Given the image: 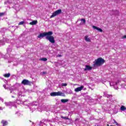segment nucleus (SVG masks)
<instances>
[{
    "mask_svg": "<svg viewBox=\"0 0 126 126\" xmlns=\"http://www.w3.org/2000/svg\"><path fill=\"white\" fill-rule=\"evenodd\" d=\"M93 28H94V29H95L96 30H97V31H99V32H103L102 29H101L95 26H93Z\"/></svg>",
    "mask_w": 126,
    "mask_h": 126,
    "instance_id": "nucleus-8",
    "label": "nucleus"
},
{
    "mask_svg": "<svg viewBox=\"0 0 126 126\" xmlns=\"http://www.w3.org/2000/svg\"><path fill=\"white\" fill-rule=\"evenodd\" d=\"M61 102L62 103H66V102H68V99H62Z\"/></svg>",
    "mask_w": 126,
    "mask_h": 126,
    "instance_id": "nucleus-15",
    "label": "nucleus"
},
{
    "mask_svg": "<svg viewBox=\"0 0 126 126\" xmlns=\"http://www.w3.org/2000/svg\"><path fill=\"white\" fill-rule=\"evenodd\" d=\"M93 63V66H101V65H103L105 63V60L102 58H99L95 60Z\"/></svg>",
    "mask_w": 126,
    "mask_h": 126,
    "instance_id": "nucleus-2",
    "label": "nucleus"
},
{
    "mask_svg": "<svg viewBox=\"0 0 126 126\" xmlns=\"http://www.w3.org/2000/svg\"><path fill=\"white\" fill-rule=\"evenodd\" d=\"M58 57H59V58H61V57H62V55H58Z\"/></svg>",
    "mask_w": 126,
    "mask_h": 126,
    "instance_id": "nucleus-25",
    "label": "nucleus"
},
{
    "mask_svg": "<svg viewBox=\"0 0 126 126\" xmlns=\"http://www.w3.org/2000/svg\"><path fill=\"white\" fill-rule=\"evenodd\" d=\"M85 40L86 41V42H91V39L90 38L88 37V35H86L85 36Z\"/></svg>",
    "mask_w": 126,
    "mask_h": 126,
    "instance_id": "nucleus-11",
    "label": "nucleus"
},
{
    "mask_svg": "<svg viewBox=\"0 0 126 126\" xmlns=\"http://www.w3.org/2000/svg\"><path fill=\"white\" fill-rule=\"evenodd\" d=\"M1 124H2L3 126H7V125H8V123L5 120H2L1 121Z\"/></svg>",
    "mask_w": 126,
    "mask_h": 126,
    "instance_id": "nucleus-9",
    "label": "nucleus"
},
{
    "mask_svg": "<svg viewBox=\"0 0 126 126\" xmlns=\"http://www.w3.org/2000/svg\"><path fill=\"white\" fill-rule=\"evenodd\" d=\"M4 14H5V13H0V17H1V16H3Z\"/></svg>",
    "mask_w": 126,
    "mask_h": 126,
    "instance_id": "nucleus-22",
    "label": "nucleus"
},
{
    "mask_svg": "<svg viewBox=\"0 0 126 126\" xmlns=\"http://www.w3.org/2000/svg\"><path fill=\"white\" fill-rule=\"evenodd\" d=\"M61 118L62 119H64V120H69V119L68 117L61 116Z\"/></svg>",
    "mask_w": 126,
    "mask_h": 126,
    "instance_id": "nucleus-20",
    "label": "nucleus"
},
{
    "mask_svg": "<svg viewBox=\"0 0 126 126\" xmlns=\"http://www.w3.org/2000/svg\"><path fill=\"white\" fill-rule=\"evenodd\" d=\"M56 96H63V97H64L65 96V94H64V93L59 91L58 92H56Z\"/></svg>",
    "mask_w": 126,
    "mask_h": 126,
    "instance_id": "nucleus-7",
    "label": "nucleus"
},
{
    "mask_svg": "<svg viewBox=\"0 0 126 126\" xmlns=\"http://www.w3.org/2000/svg\"><path fill=\"white\" fill-rule=\"evenodd\" d=\"M38 23V21L34 20L32 21V22L30 23V25H36Z\"/></svg>",
    "mask_w": 126,
    "mask_h": 126,
    "instance_id": "nucleus-10",
    "label": "nucleus"
},
{
    "mask_svg": "<svg viewBox=\"0 0 126 126\" xmlns=\"http://www.w3.org/2000/svg\"><path fill=\"white\" fill-rule=\"evenodd\" d=\"M51 96L54 97L55 96H57V92H52L50 94Z\"/></svg>",
    "mask_w": 126,
    "mask_h": 126,
    "instance_id": "nucleus-14",
    "label": "nucleus"
},
{
    "mask_svg": "<svg viewBox=\"0 0 126 126\" xmlns=\"http://www.w3.org/2000/svg\"><path fill=\"white\" fill-rule=\"evenodd\" d=\"M12 97L13 98H14V96H12Z\"/></svg>",
    "mask_w": 126,
    "mask_h": 126,
    "instance_id": "nucleus-27",
    "label": "nucleus"
},
{
    "mask_svg": "<svg viewBox=\"0 0 126 126\" xmlns=\"http://www.w3.org/2000/svg\"><path fill=\"white\" fill-rule=\"evenodd\" d=\"M122 39H126V35L123 36Z\"/></svg>",
    "mask_w": 126,
    "mask_h": 126,
    "instance_id": "nucleus-24",
    "label": "nucleus"
},
{
    "mask_svg": "<svg viewBox=\"0 0 126 126\" xmlns=\"http://www.w3.org/2000/svg\"><path fill=\"white\" fill-rule=\"evenodd\" d=\"M46 73H47V72H42V74H46Z\"/></svg>",
    "mask_w": 126,
    "mask_h": 126,
    "instance_id": "nucleus-26",
    "label": "nucleus"
},
{
    "mask_svg": "<svg viewBox=\"0 0 126 126\" xmlns=\"http://www.w3.org/2000/svg\"><path fill=\"white\" fill-rule=\"evenodd\" d=\"M84 88V86H81L80 87H78L75 89V92H79V91H81Z\"/></svg>",
    "mask_w": 126,
    "mask_h": 126,
    "instance_id": "nucleus-5",
    "label": "nucleus"
},
{
    "mask_svg": "<svg viewBox=\"0 0 126 126\" xmlns=\"http://www.w3.org/2000/svg\"><path fill=\"white\" fill-rule=\"evenodd\" d=\"M53 35V32H44L43 33H41L37 36V38L41 39V38H44V37H46V39L47 40H49L50 43L52 44H55V37L52 36Z\"/></svg>",
    "mask_w": 126,
    "mask_h": 126,
    "instance_id": "nucleus-1",
    "label": "nucleus"
},
{
    "mask_svg": "<svg viewBox=\"0 0 126 126\" xmlns=\"http://www.w3.org/2000/svg\"><path fill=\"white\" fill-rule=\"evenodd\" d=\"M92 70V67H91L89 65H86V67L84 69V71H86L87 70Z\"/></svg>",
    "mask_w": 126,
    "mask_h": 126,
    "instance_id": "nucleus-6",
    "label": "nucleus"
},
{
    "mask_svg": "<svg viewBox=\"0 0 126 126\" xmlns=\"http://www.w3.org/2000/svg\"><path fill=\"white\" fill-rule=\"evenodd\" d=\"M61 13H62V9L57 10L53 13L52 15L50 16V18H53V17H55V16H57V15H59V14Z\"/></svg>",
    "mask_w": 126,
    "mask_h": 126,
    "instance_id": "nucleus-3",
    "label": "nucleus"
},
{
    "mask_svg": "<svg viewBox=\"0 0 126 126\" xmlns=\"http://www.w3.org/2000/svg\"><path fill=\"white\" fill-rule=\"evenodd\" d=\"M81 21H83L84 24H85V23H86V20H85V19H81Z\"/></svg>",
    "mask_w": 126,
    "mask_h": 126,
    "instance_id": "nucleus-17",
    "label": "nucleus"
},
{
    "mask_svg": "<svg viewBox=\"0 0 126 126\" xmlns=\"http://www.w3.org/2000/svg\"><path fill=\"white\" fill-rule=\"evenodd\" d=\"M62 86H63V87L67 86V84H66V83H62Z\"/></svg>",
    "mask_w": 126,
    "mask_h": 126,
    "instance_id": "nucleus-21",
    "label": "nucleus"
},
{
    "mask_svg": "<svg viewBox=\"0 0 126 126\" xmlns=\"http://www.w3.org/2000/svg\"><path fill=\"white\" fill-rule=\"evenodd\" d=\"M40 61H43V62H47L48 61V59L46 58H43L40 59Z\"/></svg>",
    "mask_w": 126,
    "mask_h": 126,
    "instance_id": "nucleus-16",
    "label": "nucleus"
},
{
    "mask_svg": "<svg viewBox=\"0 0 126 126\" xmlns=\"http://www.w3.org/2000/svg\"><path fill=\"white\" fill-rule=\"evenodd\" d=\"M120 82H121V81L120 80H118L116 82V85H117L118 84H119V83H120Z\"/></svg>",
    "mask_w": 126,
    "mask_h": 126,
    "instance_id": "nucleus-23",
    "label": "nucleus"
},
{
    "mask_svg": "<svg viewBox=\"0 0 126 126\" xmlns=\"http://www.w3.org/2000/svg\"><path fill=\"white\" fill-rule=\"evenodd\" d=\"M25 23V22L24 21H21L18 24V25H23V24H24Z\"/></svg>",
    "mask_w": 126,
    "mask_h": 126,
    "instance_id": "nucleus-18",
    "label": "nucleus"
},
{
    "mask_svg": "<svg viewBox=\"0 0 126 126\" xmlns=\"http://www.w3.org/2000/svg\"><path fill=\"white\" fill-rule=\"evenodd\" d=\"M120 110H121V111H126V106H124V105H122L121 106V108H120Z\"/></svg>",
    "mask_w": 126,
    "mask_h": 126,
    "instance_id": "nucleus-13",
    "label": "nucleus"
},
{
    "mask_svg": "<svg viewBox=\"0 0 126 126\" xmlns=\"http://www.w3.org/2000/svg\"><path fill=\"white\" fill-rule=\"evenodd\" d=\"M32 83V82L26 79H24L21 82V84H23V85H31Z\"/></svg>",
    "mask_w": 126,
    "mask_h": 126,
    "instance_id": "nucleus-4",
    "label": "nucleus"
},
{
    "mask_svg": "<svg viewBox=\"0 0 126 126\" xmlns=\"http://www.w3.org/2000/svg\"><path fill=\"white\" fill-rule=\"evenodd\" d=\"M113 124H115L116 126H119V124L117 123V121L115 119H113Z\"/></svg>",
    "mask_w": 126,
    "mask_h": 126,
    "instance_id": "nucleus-19",
    "label": "nucleus"
},
{
    "mask_svg": "<svg viewBox=\"0 0 126 126\" xmlns=\"http://www.w3.org/2000/svg\"><path fill=\"white\" fill-rule=\"evenodd\" d=\"M4 77H5L6 78H8V77H10V73H8L7 74H5L3 75Z\"/></svg>",
    "mask_w": 126,
    "mask_h": 126,
    "instance_id": "nucleus-12",
    "label": "nucleus"
}]
</instances>
